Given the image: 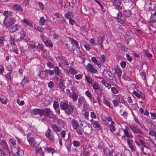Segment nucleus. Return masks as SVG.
Masks as SVG:
<instances>
[{"label": "nucleus", "mask_w": 156, "mask_h": 156, "mask_svg": "<svg viewBox=\"0 0 156 156\" xmlns=\"http://www.w3.org/2000/svg\"><path fill=\"white\" fill-rule=\"evenodd\" d=\"M60 107L61 110L65 111V113L68 115H71L73 117H75L78 114L76 108L73 105H69L67 102H61Z\"/></svg>", "instance_id": "obj_1"}, {"label": "nucleus", "mask_w": 156, "mask_h": 156, "mask_svg": "<svg viewBox=\"0 0 156 156\" xmlns=\"http://www.w3.org/2000/svg\"><path fill=\"white\" fill-rule=\"evenodd\" d=\"M3 15L5 16L3 25L6 27H9L13 24L15 19L12 17V13L9 11H5Z\"/></svg>", "instance_id": "obj_2"}, {"label": "nucleus", "mask_w": 156, "mask_h": 156, "mask_svg": "<svg viewBox=\"0 0 156 156\" xmlns=\"http://www.w3.org/2000/svg\"><path fill=\"white\" fill-rule=\"evenodd\" d=\"M41 116L44 115L45 117H48L51 114V111L49 108L41 109Z\"/></svg>", "instance_id": "obj_3"}, {"label": "nucleus", "mask_w": 156, "mask_h": 156, "mask_svg": "<svg viewBox=\"0 0 156 156\" xmlns=\"http://www.w3.org/2000/svg\"><path fill=\"white\" fill-rule=\"evenodd\" d=\"M20 25L17 24H14L9 29V32L11 33H13L16 32L17 30L21 29Z\"/></svg>", "instance_id": "obj_4"}, {"label": "nucleus", "mask_w": 156, "mask_h": 156, "mask_svg": "<svg viewBox=\"0 0 156 156\" xmlns=\"http://www.w3.org/2000/svg\"><path fill=\"white\" fill-rule=\"evenodd\" d=\"M86 100L84 97H80L78 99V103L77 105L79 107H80L83 104V108H84L85 105H86Z\"/></svg>", "instance_id": "obj_5"}, {"label": "nucleus", "mask_w": 156, "mask_h": 156, "mask_svg": "<svg viewBox=\"0 0 156 156\" xmlns=\"http://www.w3.org/2000/svg\"><path fill=\"white\" fill-rule=\"evenodd\" d=\"M92 127L89 124L85 126L83 129L84 133L87 135H90L92 131Z\"/></svg>", "instance_id": "obj_6"}, {"label": "nucleus", "mask_w": 156, "mask_h": 156, "mask_svg": "<svg viewBox=\"0 0 156 156\" xmlns=\"http://www.w3.org/2000/svg\"><path fill=\"white\" fill-rule=\"evenodd\" d=\"M131 130L134 133H139L142 134L143 132L137 128L136 126L133 125L129 126Z\"/></svg>", "instance_id": "obj_7"}, {"label": "nucleus", "mask_w": 156, "mask_h": 156, "mask_svg": "<svg viewBox=\"0 0 156 156\" xmlns=\"http://www.w3.org/2000/svg\"><path fill=\"white\" fill-rule=\"evenodd\" d=\"M86 69L90 72L93 73H95L97 72V70L94 68L92 65L88 63L86 66Z\"/></svg>", "instance_id": "obj_8"}, {"label": "nucleus", "mask_w": 156, "mask_h": 156, "mask_svg": "<svg viewBox=\"0 0 156 156\" xmlns=\"http://www.w3.org/2000/svg\"><path fill=\"white\" fill-rule=\"evenodd\" d=\"M28 140L31 147H38V144L36 143L34 139L32 137L30 138L29 139H28Z\"/></svg>", "instance_id": "obj_9"}, {"label": "nucleus", "mask_w": 156, "mask_h": 156, "mask_svg": "<svg viewBox=\"0 0 156 156\" xmlns=\"http://www.w3.org/2000/svg\"><path fill=\"white\" fill-rule=\"evenodd\" d=\"M53 106L57 113L58 114H59L60 112L59 108V105L58 102L55 101L53 103Z\"/></svg>", "instance_id": "obj_10"}, {"label": "nucleus", "mask_w": 156, "mask_h": 156, "mask_svg": "<svg viewBox=\"0 0 156 156\" xmlns=\"http://www.w3.org/2000/svg\"><path fill=\"white\" fill-rule=\"evenodd\" d=\"M0 145H1L2 148L5 151H9V148L6 141L2 140L0 143Z\"/></svg>", "instance_id": "obj_11"}, {"label": "nucleus", "mask_w": 156, "mask_h": 156, "mask_svg": "<svg viewBox=\"0 0 156 156\" xmlns=\"http://www.w3.org/2000/svg\"><path fill=\"white\" fill-rule=\"evenodd\" d=\"M156 7V3L154 1H151L149 3V8L151 10L154 11Z\"/></svg>", "instance_id": "obj_12"}, {"label": "nucleus", "mask_w": 156, "mask_h": 156, "mask_svg": "<svg viewBox=\"0 0 156 156\" xmlns=\"http://www.w3.org/2000/svg\"><path fill=\"white\" fill-rule=\"evenodd\" d=\"M133 142V140H132L129 139H127V143L129 147L132 150L135 151V147L132 144Z\"/></svg>", "instance_id": "obj_13"}, {"label": "nucleus", "mask_w": 156, "mask_h": 156, "mask_svg": "<svg viewBox=\"0 0 156 156\" xmlns=\"http://www.w3.org/2000/svg\"><path fill=\"white\" fill-rule=\"evenodd\" d=\"M71 125L73 127V129L75 130L77 129V128L79 125L77 121L76 120L74 119L72 120Z\"/></svg>", "instance_id": "obj_14"}, {"label": "nucleus", "mask_w": 156, "mask_h": 156, "mask_svg": "<svg viewBox=\"0 0 156 156\" xmlns=\"http://www.w3.org/2000/svg\"><path fill=\"white\" fill-rule=\"evenodd\" d=\"M115 5L117 7L118 10H121L123 7V4L122 2L119 0H117L115 2Z\"/></svg>", "instance_id": "obj_15"}, {"label": "nucleus", "mask_w": 156, "mask_h": 156, "mask_svg": "<svg viewBox=\"0 0 156 156\" xmlns=\"http://www.w3.org/2000/svg\"><path fill=\"white\" fill-rule=\"evenodd\" d=\"M91 59V61L94 63L95 65H97L99 68L101 67V65L100 63V62L98 61L96 59L95 57H92Z\"/></svg>", "instance_id": "obj_16"}, {"label": "nucleus", "mask_w": 156, "mask_h": 156, "mask_svg": "<svg viewBox=\"0 0 156 156\" xmlns=\"http://www.w3.org/2000/svg\"><path fill=\"white\" fill-rule=\"evenodd\" d=\"M116 100L121 103L124 104L125 103V101L120 94L116 96Z\"/></svg>", "instance_id": "obj_17"}, {"label": "nucleus", "mask_w": 156, "mask_h": 156, "mask_svg": "<svg viewBox=\"0 0 156 156\" xmlns=\"http://www.w3.org/2000/svg\"><path fill=\"white\" fill-rule=\"evenodd\" d=\"M123 131L125 134V135L128 138H132L133 136L132 135L131 133H129L128 130L126 129H123Z\"/></svg>", "instance_id": "obj_18"}, {"label": "nucleus", "mask_w": 156, "mask_h": 156, "mask_svg": "<svg viewBox=\"0 0 156 156\" xmlns=\"http://www.w3.org/2000/svg\"><path fill=\"white\" fill-rule=\"evenodd\" d=\"M41 109L35 108L33 109L32 112L31 114L32 115H36L39 114L41 116Z\"/></svg>", "instance_id": "obj_19"}, {"label": "nucleus", "mask_w": 156, "mask_h": 156, "mask_svg": "<svg viewBox=\"0 0 156 156\" xmlns=\"http://www.w3.org/2000/svg\"><path fill=\"white\" fill-rule=\"evenodd\" d=\"M73 16V12L69 11L65 14V16L66 18L69 19L72 18Z\"/></svg>", "instance_id": "obj_20"}, {"label": "nucleus", "mask_w": 156, "mask_h": 156, "mask_svg": "<svg viewBox=\"0 0 156 156\" xmlns=\"http://www.w3.org/2000/svg\"><path fill=\"white\" fill-rule=\"evenodd\" d=\"M92 124L93 125V126L94 128H97L98 130H99L101 129V126L98 123V122L95 121H94L92 122Z\"/></svg>", "instance_id": "obj_21"}, {"label": "nucleus", "mask_w": 156, "mask_h": 156, "mask_svg": "<svg viewBox=\"0 0 156 156\" xmlns=\"http://www.w3.org/2000/svg\"><path fill=\"white\" fill-rule=\"evenodd\" d=\"M13 9L16 11L18 10L22 11L23 10L21 7L18 4L15 5L13 7Z\"/></svg>", "instance_id": "obj_22"}, {"label": "nucleus", "mask_w": 156, "mask_h": 156, "mask_svg": "<svg viewBox=\"0 0 156 156\" xmlns=\"http://www.w3.org/2000/svg\"><path fill=\"white\" fill-rule=\"evenodd\" d=\"M139 141L141 145L144 147L147 148H149V145L146 142L144 141L143 140H140Z\"/></svg>", "instance_id": "obj_23"}, {"label": "nucleus", "mask_w": 156, "mask_h": 156, "mask_svg": "<svg viewBox=\"0 0 156 156\" xmlns=\"http://www.w3.org/2000/svg\"><path fill=\"white\" fill-rule=\"evenodd\" d=\"M101 82L108 89H110L111 88V85L109 84L108 83L106 82L103 79L101 81Z\"/></svg>", "instance_id": "obj_24"}, {"label": "nucleus", "mask_w": 156, "mask_h": 156, "mask_svg": "<svg viewBox=\"0 0 156 156\" xmlns=\"http://www.w3.org/2000/svg\"><path fill=\"white\" fill-rule=\"evenodd\" d=\"M39 76L42 78H45L46 77V74L45 71L41 72L39 74Z\"/></svg>", "instance_id": "obj_25"}, {"label": "nucleus", "mask_w": 156, "mask_h": 156, "mask_svg": "<svg viewBox=\"0 0 156 156\" xmlns=\"http://www.w3.org/2000/svg\"><path fill=\"white\" fill-rule=\"evenodd\" d=\"M93 88L94 90H99L100 89V87L98 84L96 82H94L93 85Z\"/></svg>", "instance_id": "obj_26"}, {"label": "nucleus", "mask_w": 156, "mask_h": 156, "mask_svg": "<svg viewBox=\"0 0 156 156\" xmlns=\"http://www.w3.org/2000/svg\"><path fill=\"white\" fill-rule=\"evenodd\" d=\"M103 38L104 36H99L98 38V43L99 44H102L103 41Z\"/></svg>", "instance_id": "obj_27"}, {"label": "nucleus", "mask_w": 156, "mask_h": 156, "mask_svg": "<svg viewBox=\"0 0 156 156\" xmlns=\"http://www.w3.org/2000/svg\"><path fill=\"white\" fill-rule=\"evenodd\" d=\"M46 20L44 19V17L43 16L40 17L39 20V23L41 25H43L45 22Z\"/></svg>", "instance_id": "obj_28"}, {"label": "nucleus", "mask_w": 156, "mask_h": 156, "mask_svg": "<svg viewBox=\"0 0 156 156\" xmlns=\"http://www.w3.org/2000/svg\"><path fill=\"white\" fill-rule=\"evenodd\" d=\"M20 39L21 40L23 39L26 36L25 32L24 31H20Z\"/></svg>", "instance_id": "obj_29"}, {"label": "nucleus", "mask_w": 156, "mask_h": 156, "mask_svg": "<svg viewBox=\"0 0 156 156\" xmlns=\"http://www.w3.org/2000/svg\"><path fill=\"white\" fill-rule=\"evenodd\" d=\"M106 72V76L109 79H111V78L112 77V74L109 72L107 70H106V71H105Z\"/></svg>", "instance_id": "obj_30"}, {"label": "nucleus", "mask_w": 156, "mask_h": 156, "mask_svg": "<svg viewBox=\"0 0 156 156\" xmlns=\"http://www.w3.org/2000/svg\"><path fill=\"white\" fill-rule=\"evenodd\" d=\"M45 71L46 74H48L50 76H52L54 74V70L46 69Z\"/></svg>", "instance_id": "obj_31"}, {"label": "nucleus", "mask_w": 156, "mask_h": 156, "mask_svg": "<svg viewBox=\"0 0 156 156\" xmlns=\"http://www.w3.org/2000/svg\"><path fill=\"white\" fill-rule=\"evenodd\" d=\"M72 144L74 146L77 147L80 145V142L74 140Z\"/></svg>", "instance_id": "obj_32"}, {"label": "nucleus", "mask_w": 156, "mask_h": 156, "mask_svg": "<svg viewBox=\"0 0 156 156\" xmlns=\"http://www.w3.org/2000/svg\"><path fill=\"white\" fill-rule=\"evenodd\" d=\"M51 128L53 130H54L55 132H59V131L58 129V127L57 125L55 124H52L51 125Z\"/></svg>", "instance_id": "obj_33"}, {"label": "nucleus", "mask_w": 156, "mask_h": 156, "mask_svg": "<svg viewBox=\"0 0 156 156\" xmlns=\"http://www.w3.org/2000/svg\"><path fill=\"white\" fill-rule=\"evenodd\" d=\"M144 51L145 55L147 57L149 58H151L152 57V55L149 52L148 50H144Z\"/></svg>", "instance_id": "obj_34"}, {"label": "nucleus", "mask_w": 156, "mask_h": 156, "mask_svg": "<svg viewBox=\"0 0 156 156\" xmlns=\"http://www.w3.org/2000/svg\"><path fill=\"white\" fill-rule=\"evenodd\" d=\"M46 151L48 153H51L52 154L55 152V150L54 149L51 147L47 148L46 149Z\"/></svg>", "instance_id": "obj_35"}, {"label": "nucleus", "mask_w": 156, "mask_h": 156, "mask_svg": "<svg viewBox=\"0 0 156 156\" xmlns=\"http://www.w3.org/2000/svg\"><path fill=\"white\" fill-rule=\"evenodd\" d=\"M85 80L89 84L92 83L93 80L90 77H88L86 75H85Z\"/></svg>", "instance_id": "obj_36"}, {"label": "nucleus", "mask_w": 156, "mask_h": 156, "mask_svg": "<svg viewBox=\"0 0 156 156\" xmlns=\"http://www.w3.org/2000/svg\"><path fill=\"white\" fill-rule=\"evenodd\" d=\"M151 20L156 21V12H154V13H152L151 18Z\"/></svg>", "instance_id": "obj_37"}, {"label": "nucleus", "mask_w": 156, "mask_h": 156, "mask_svg": "<svg viewBox=\"0 0 156 156\" xmlns=\"http://www.w3.org/2000/svg\"><path fill=\"white\" fill-rule=\"evenodd\" d=\"M124 14L126 17H129L131 15V12L129 10H126L124 12Z\"/></svg>", "instance_id": "obj_38"}, {"label": "nucleus", "mask_w": 156, "mask_h": 156, "mask_svg": "<svg viewBox=\"0 0 156 156\" xmlns=\"http://www.w3.org/2000/svg\"><path fill=\"white\" fill-rule=\"evenodd\" d=\"M70 40L71 42V43H74L75 45H76V48H79V45L77 41L74 40L73 38H70Z\"/></svg>", "instance_id": "obj_39"}, {"label": "nucleus", "mask_w": 156, "mask_h": 156, "mask_svg": "<svg viewBox=\"0 0 156 156\" xmlns=\"http://www.w3.org/2000/svg\"><path fill=\"white\" fill-rule=\"evenodd\" d=\"M115 71L119 77H120L121 76L122 72L120 69L118 68H116L115 69Z\"/></svg>", "instance_id": "obj_40"}, {"label": "nucleus", "mask_w": 156, "mask_h": 156, "mask_svg": "<svg viewBox=\"0 0 156 156\" xmlns=\"http://www.w3.org/2000/svg\"><path fill=\"white\" fill-rule=\"evenodd\" d=\"M5 41L4 39V37H0V46H2L3 45L4 41Z\"/></svg>", "instance_id": "obj_41"}, {"label": "nucleus", "mask_w": 156, "mask_h": 156, "mask_svg": "<svg viewBox=\"0 0 156 156\" xmlns=\"http://www.w3.org/2000/svg\"><path fill=\"white\" fill-rule=\"evenodd\" d=\"M85 94L88 98H89L90 99V100L91 102V99L92 98V95L90 92L88 90L87 91L85 92Z\"/></svg>", "instance_id": "obj_42"}, {"label": "nucleus", "mask_w": 156, "mask_h": 156, "mask_svg": "<svg viewBox=\"0 0 156 156\" xmlns=\"http://www.w3.org/2000/svg\"><path fill=\"white\" fill-rule=\"evenodd\" d=\"M45 44L46 45L50 47H52L53 46V44L50 41L47 40L45 42Z\"/></svg>", "instance_id": "obj_43"}, {"label": "nucleus", "mask_w": 156, "mask_h": 156, "mask_svg": "<svg viewBox=\"0 0 156 156\" xmlns=\"http://www.w3.org/2000/svg\"><path fill=\"white\" fill-rule=\"evenodd\" d=\"M111 91L113 94H116L118 92V90L115 87H113L111 88Z\"/></svg>", "instance_id": "obj_44"}, {"label": "nucleus", "mask_w": 156, "mask_h": 156, "mask_svg": "<svg viewBox=\"0 0 156 156\" xmlns=\"http://www.w3.org/2000/svg\"><path fill=\"white\" fill-rule=\"evenodd\" d=\"M18 147V148L17 150V154H18L19 155H22L23 153V151L21 150L19 147Z\"/></svg>", "instance_id": "obj_45"}, {"label": "nucleus", "mask_w": 156, "mask_h": 156, "mask_svg": "<svg viewBox=\"0 0 156 156\" xmlns=\"http://www.w3.org/2000/svg\"><path fill=\"white\" fill-rule=\"evenodd\" d=\"M54 73H55L56 75H58L59 74L60 70L58 68L57 66H56L54 68Z\"/></svg>", "instance_id": "obj_46"}, {"label": "nucleus", "mask_w": 156, "mask_h": 156, "mask_svg": "<svg viewBox=\"0 0 156 156\" xmlns=\"http://www.w3.org/2000/svg\"><path fill=\"white\" fill-rule=\"evenodd\" d=\"M69 72L72 74H75L76 73V70L73 68H70L69 70Z\"/></svg>", "instance_id": "obj_47"}, {"label": "nucleus", "mask_w": 156, "mask_h": 156, "mask_svg": "<svg viewBox=\"0 0 156 156\" xmlns=\"http://www.w3.org/2000/svg\"><path fill=\"white\" fill-rule=\"evenodd\" d=\"M51 130L48 128L46 132L45 133V136L47 137H49L51 135Z\"/></svg>", "instance_id": "obj_48"}, {"label": "nucleus", "mask_w": 156, "mask_h": 156, "mask_svg": "<svg viewBox=\"0 0 156 156\" xmlns=\"http://www.w3.org/2000/svg\"><path fill=\"white\" fill-rule=\"evenodd\" d=\"M133 94L136 96L138 98H141V94H140V95L137 91H134L133 92Z\"/></svg>", "instance_id": "obj_49"}, {"label": "nucleus", "mask_w": 156, "mask_h": 156, "mask_svg": "<svg viewBox=\"0 0 156 156\" xmlns=\"http://www.w3.org/2000/svg\"><path fill=\"white\" fill-rule=\"evenodd\" d=\"M112 102L115 107L118 106L119 105V102L116 99L113 100Z\"/></svg>", "instance_id": "obj_50"}, {"label": "nucleus", "mask_w": 156, "mask_h": 156, "mask_svg": "<svg viewBox=\"0 0 156 156\" xmlns=\"http://www.w3.org/2000/svg\"><path fill=\"white\" fill-rule=\"evenodd\" d=\"M149 134L153 136H154L156 137V133L153 129H151L150 132Z\"/></svg>", "instance_id": "obj_51"}, {"label": "nucleus", "mask_w": 156, "mask_h": 156, "mask_svg": "<svg viewBox=\"0 0 156 156\" xmlns=\"http://www.w3.org/2000/svg\"><path fill=\"white\" fill-rule=\"evenodd\" d=\"M72 98H73V99L74 101H76L77 100V98H78V96L76 95V94L73 92V94L72 95Z\"/></svg>", "instance_id": "obj_52"}, {"label": "nucleus", "mask_w": 156, "mask_h": 156, "mask_svg": "<svg viewBox=\"0 0 156 156\" xmlns=\"http://www.w3.org/2000/svg\"><path fill=\"white\" fill-rule=\"evenodd\" d=\"M110 130L112 132H113L115 131V126L112 124H110L109 125Z\"/></svg>", "instance_id": "obj_53"}, {"label": "nucleus", "mask_w": 156, "mask_h": 156, "mask_svg": "<svg viewBox=\"0 0 156 156\" xmlns=\"http://www.w3.org/2000/svg\"><path fill=\"white\" fill-rule=\"evenodd\" d=\"M38 4L40 8L42 10H44V7L43 4L40 2H38Z\"/></svg>", "instance_id": "obj_54"}, {"label": "nucleus", "mask_w": 156, "mask_h": 156, "mask_svg": "<svg viewBox=\"0 0 156 156\" xmlns=\"http://www.w3.org/2000/svg\"><path fill=\"white\" fill-rule=\"evenodd\" d=\"M151 24L154 28H156V21L151 20Z\"/></svg>", "instance_id": "obj_55"}, {"label": "nucleus", "mask_w": 156, "mask_h": 156, "mask_svg": "<svg viewBox=\"0 0 156 156\" xmlns=\"http://www.w3.org/2000/svg\"><path fill=\"white\" fill-rule=\"evenodd\" d=\"M150 114L151 115V118L152 119H156V113L150 112Z\"/></svg>", "instance_id": "obj_56"}, {"label": "nucleus", "mask_w": 156, "mask_h": 156, "mask_svg": "<svg viewBox=\"0 0 156 156\" xmlns=\"http://www.w3.org/2000/svg\"><path fill=\"white\" fill-rule=\"evenodd\" d=\"M47 65L49 68H53V65L50 61H49L47 63Z\"/></svg>", "instance_id": "obj_57"}, {"label": "nucleus", "mask_w": 156, "mask_h": 156, "mask_svg": "<svg viewBox=\"0 0 156 156\" xmlns=\"http://www.w3.org/2000/svg\"><path fill=\"white\" fill-rule=\"evenodd\" d=\"M104 103L106 105L109 107V108H112L111 107H110V103L108 101L106 100H105L104 101Z\"/></svg>", "instance_id": "obj_58"}, {"label": "nucleus", "mask_w": 156, "mask_h": 156, "mask_svg": "<svg viewBox=\"0 0 156 156\" xmlns=\"http://www.w3.org/2000/svg\"><path fill=\"white\" fill-rule=\"evenodd\" d=\"M12 72H10V73H8L7 74H5V77L7 78V79L10 80L11 78V73Z\"/></svg>", "instance_id": "obj_59"}, {"label": "nucleus", "mask_w": 156, "mask_h": 156, "mask_svg": "<svg viewBox=\"0 0 156 156\" xmlns=\"http://www.w3.org/2000/svg\"><path fill=\"white\" fill-rule=\"evenodd\" d=\"M54 83L52 81H50L48 84V87L49 88H52L54 87Z\"/></svg>", "instance_id": "obj_60"}, {"label": "nucleus", "mask_w": 156, "mask_h": 156, "mask_svg": "<svg viewBox=\"0 0 156 156\" xmlns=\"http://www.w3.org/2000/svg\"><path fill=\"white\" fill-rule=\"evenodd\" d=\"M82 76L83 75L80 74L77 75H76L75 77L76 79L79 80L82 78Z\"/></svg>", "instance_id": "obj_61"}, {"label": "nucleus", "mask_w": 156, "mask_h": 156, "mask_svg": "<svg viewBox=\"0 0 156 156\" xmlns=\"http://www.w3.org/2000/svg\"><path fill=\"white\" fill-rule=\"evenodd\" d=\"M35 147L36 148V151L37 153H38L40 151H41V153H42V150L41 148L40 147Z\"/></svg>", "instance_id": "obj_62"}, {"label": "nucleus", "mask_w": 156, "mask_h": 156, "mask_svg": "<svg viewBox=\"0 0 156 156\" xmlns=\"http://www.w3.org/2000/svg\"><path fill=\"white\" fill-rule=\"evenodd\" d=\"M126 65V62L124 61H122L120 63L121 66L123 68H124L125 67Z\"/></svg>", "instance_id": "obj_63"}, {"label": "nucleus", "mask_w": 156, "mask_h": 156, "mask_svg": "<svg viewBox=\"0 0 156 156\" xmlns=\"http://www.w3.org/2000/svg\"><path fill=\"white\" fill-rule=\"evenodd\" d=\"M0 156H7L5 153L1 149H0Z\"/></svg>", "instance_id": "obj_64"}]
</instances>
